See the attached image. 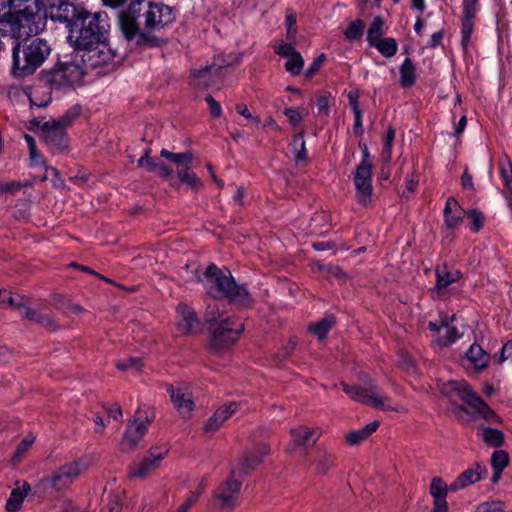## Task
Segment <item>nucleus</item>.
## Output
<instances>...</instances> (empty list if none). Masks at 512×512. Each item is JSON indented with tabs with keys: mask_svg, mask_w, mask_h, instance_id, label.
<instances>
[{
	"mask_svg": "<svg viewBox=\"0 0 512 512\" xmlns=\"http://www.w3.org/2000/svg\"><path fill=\"white\" fill-rule=\"evenodd\" d=\"M481 431L482 440L491 447H500L504 443V434L502 431L490 428V427H482L479 429Z\"/></svg>",
	"mask_w": 512,
	"mask_h": 512,
	"instance_id": "nucleus-39",
	"label": "nucleus"
},
{
	"mask_svg": "<svg viewBox=\"0 0 512 512\" xmlns=\"http://www.w3.org/2000/svg\"><path fill=\"white\" fill-rule=\"evenodd\" d=\"M18 312L20 315L50 331H55L59 328V325L53 315L45 314L40 310L30 308L27 303L18 305Z\"/></svg>",
	"mask_w": 512,
	"mask_h": 512,
	"instance_id": "nucleus-21",
	"label": "nucleus"
},
{
	"mask_svg": "<svg viewBox=\"0 0 512 512\" xmlns=\"http://www.w3.org/2000/svg\"><path fill=\"white\" fill-rule=\"evenodd\" d=\"M42 137L46 145L53 153H62L68 148L66 129L53 120L46 121L42 125Z\"/></svg>",
	"mask_w": 512,
	"mask_h": 512,
	"instance_id": "nucleus-16",
	"label": "nucleus"
},
{
	"mask_svg": "<svg viewBox=\"0 0 512 512\" xmlns=\"http://www.w3.org/2000/svg\"><path fill=\"white\" fill-rule=\"evenodd\" d=\"M365 24L362 20H355L349 24L345 30V36L348 40L353 41L359 39L364 31Z\"/></svg>",
	"mask_w": 512,
	"mask_h": 512,
	"instance_id": "nucleus-50",
	"label": "nucleus"
},
{
	"mask_svg": "<svg viewBox=\"0 0 512 512\" xmlns=\"http://www.w3.org/2000/svg\"><path fill=\"white\" fill-rule=\"evenodd\" d=\"M501 176L504 180L506 188L512 193V165L510 162L506 166L501 167Z\"/></svg>",
	"mask_w": 512,
	"mask_h": 512,
	"instance_id": "nucleus-63",
	"label": "nucleus"
},
{
	"mask_svg": "<svg viewBox=\"0 0 512 512\" xmlns=\"http://www.w3.org/2000/svg\"><path fill=\"white\" fill-rule=\"evenodd\" d=\"M464 216L465 211L459 205L457 200L453 197H449L446 200L444 208V222L447 228L454 230L459 227Z\"/></svg>",
	"mask_w": 512,
	"mask_h": 512,
	"instance_id": "nucleus-28",
	"label": "nucleus"
},
{
	"mask_svg": "<svg viewBox=\"0 0 512 512\" xmlns=\"http://www.w3.org/2000/svg\"><path fill=\"white\" fill-rule=\"evenodd\" d=\"M20 37H9L12 45L11 74L15 78L32 75L43 65L51 54V45L42 38H28L19 41Z\"/></svg>",
	"mask_w": 512,
	"mask_h": 512,
	"instance_id": "nucleus-2",
	"label": "nucleus"
},
{
	"mask_svg": "<svg viewBox=\"0 0 512 512\" xmlns=\"http://www.w3.org/2000/svg\"><path fill=\"white\" fill-rule=\"evenodd\" d=\"M177 174L179 180L187 184L190 189L199 191L202 188L203 183L201 179L189 168V165L179 168Z\"/></svg>",
	"mask_w": 512,
	"mask_h": 512,
	"instance_id": "nucleus-38",
	"label": "nucleus"
},
{
	"mask_svg": "<svg viewBox=\"0 0 512 512\" xmlns=\"http://www.w3.org/2000/svg\"><path fill=\"white\" fill-rule=\"evenodd\" d=\"M117 368L122 371L126 370H135L139 371L142 367V361L140 358L137 357H130L126 360L118 361L116 364Z\"/></svg>",
	"mask_w": 512,
	"mask_h": 512,
	"instance_id": "nucleus-55",
	"label": "nucleus"
},
{
	"mask_svg": "<svg viewBox=\"0 0 512 512\" xmlns=\"http://www.w3.org/2000/svg\"><path fill=\"white\" fill-rule=\"evenodd\" d=\"M241 482L228 479L214 493L217 505L222 509H233L239 497Z\"/></svg>",
	"mask_w": 512,
	"mask_h": 512,
	"instance_id": "nucleus-19",
	"label": "nucleus"
},
{
	"mask_svg": "<svg viewBox=\"0 0 512 512\" xmlns=\"http://www.w3.org/2000/svg\"><path fill=\"white\" fill-rule=\"evenodd\" d=\"M150 153V148L144 150L143 155L137 161L138 167L145 168L163 178L170 177L173 174V169L159 159L150 157Z\"/></svg>",
	"mask_w": 512,
	"mask_h": 512,
	"instance_id": "nucleus-27",
	"label": "nucleus"
},
{
	"mask_svg": "<svg viewBox=\"0 0 512 512\" xmlns=\"http://www.w3.org/2000/svg\"><path fill=\"white\" fill-rule=\"evenodd\" d=\"M261 457L255 455H245V457L241 460L238 471L233 469L231 471V476L240 475L241 472L247 473L249 470L254 469L261 463Z\"/></svg>",
	"mask_w": 512,
	"mask_h": 512,
	"instance_id": "nucleus-44",
	"label": "nucleus"
},
{
	"mask_svg": "<svg viewBox=\"0 0 512 512\" xmlns=\"http://www.w3.org/2000/svg\"><path fill=\"white\" fill-rule=\"evenodd\" d=\"M316 473L326 474L334 464V455L324 448L318 449L317 457L314 460Z\"/></svg>",
	"mask_w": 512,
	"mask_h": 512,
	"instance_id": "nucleus-37",
	"label": "nucleus"
},
{
	"mask_svg": "<svg viewBox=\"0 0 512 512\" xmlns=\"http://www.w3.org/2000/svg\"><path fill=\"white\" fill-rule=\"evenodd\" d=\"M372 167L373 163L360 162L356 167L354 174V184L358 201L367 205L371 200L372 187Z\"/></svg>",
	"mask_w": 512,
	"mask_h": 512,
	"instance_id": "nucleus-15",
	"label": "nucleus"
},
{
	"mask_svg": "<svg viewBox=\"0 0 512 512\" xmlns=\"http://www.w3.org/2000/svg\"><path fill=\"white\" fill-rule=\"evenodd\" d=\"M438 388L441 394L449 399L452 405V412L462 417V414H468V409L458 403L462 401L465 403L473 413L483 417L486 421L496 422L498 416L488 406V404L476 393H474L469 384L464 380H450L438 382Z\"/></svg>",
	"mask_w": 512,
	"mask_h": 512,
	"instance_id": "nucleus-3",
	"label": "nucleus"
},
{
	"mask_svg": "<svg viewBox=\"0 0 512 512\" xmlns=\"http://www.w3.org/2000/svg\"><path fill=\"white\" fill-rule=\"evenodd\" d=\"M395 138V130L390 126L387 130V134L385 136L384 145H383V158L385 161H390L391 152H392V144Z\"/></svg>",
	"mask_w": 512,
	"mask_h": 512,
	"instance_id": "nucleus-56",
	"label": "nucleus"
},
{
	"mask_svg": "<svg viewBox=\"0 0 512 512\" xmlns=\"http://www.w3.org/2000/svg\"><path fill=\"white\" fill-rule=\"evenodd\" d=\"M344 392L354 401L384 411L401 412L403 409L390 404V399L381 394L377 384L370 380L366 387L341 382Z\"/></svg>",
	"mask_w": 512,
	"mask_h": 512,
	"instance_id": "nucleus-8",
	"label": "nucleus"
},
{
	"mask_svg": "<svg viewBox=\"0 0 512 512\" xmlns=\"http://www.w3.org/2000/svg\"><path fill=\"white\" fill-rule=\"evenodd\" d=\"M155 418L154 410L149 406H141L135 412L133 420L126 427L121 441V450L129 452L137 447Z\"/></svg>",
	"mask_w": 512,
	"mask_h": 512,
	"instance_id": "nucleus-10",
	"label": "nucleus"
},
{
	"mask_svg": "<svg viewBox=\"0 0 512 512\" xmlns=\"http://www.w3.org/2000/svg\"><path fill=\"white\" fill-rule=\"evenodd\" d=\"M372 47L376 48L386 58L395 56L398 51L397 41L392 37H385L381 41H377Z\"/></svg>",
	"mask_w": 512,
	"mask_h": 512,
	"instance_id": "nucleus-40",
	"label": "nucleus"
},
{
	"mask_svg": "<svg viewBox=\"0 0 512 512\" xmlns=\"http://www.w3.org/2000/svg\"><path fill=\"white\" fill-rule=\"evenodd\" d=\"M221 69H222L221 67L206 66L203 69L192 71L191 76L194 79H199V82L197 83V85L208 86V85H210V82L208 80H206V77L212 73L219 72Z\"/></svg>",
	"mask_w": 512,
	"mask_h": 512,
	"instance_id": "nucleus-48",
	"label": "nucleus"
},
{
	"mask_svg": "<svg viewBox=\"0 0 512 512\" xmlns=\"http://www.w3.org/2000/svg\"><path fill=\"white\" fill-rule=\"evenodd\" d=\"M206 103L209 106L210 114L213 118H219L222 115V108L218 101H216L211 95L205 98Z\"/></svg>",
	"mask_w": 512,
	"mask_h": 512,
	"instance_id": "nucleus-61",
	"label": "nucleus"
},
{
	"mask_svg": "<svg viewBox=\"0 0 512 512\" xmlns=\"http://www.w3.org/2000/svg\"><path fill=\"white\" fill-rule=\"evenodd\" d=\"M506 360H512V339L507 341L500 352V356L498 358V363L502 364Z\"/></svg>",
	"mask_w": 512,
	"mask_h": 512,
	"instance_id": "nucleus-64",
	"label": "nucleus"
},
{
	"mask_svg": "<svg viewBox=\"0 0 512 512\" xmlns=\"http://www.w3.org/2000/svg\"><path fill=\"white\" fill-rule=\"evenodd\" d=\"M122 499L119 493L109 496L108 504L102 510V512H121Z\"/></svg>",
	"mask_w": 512,
	"mask_h": 512,
	"instance_id": "nucleus-59",
	"label": "nucleus"
},
{
	"mask_svg": "<svg viewBox=\"0 0 512 512\" xmlns=\"http://www.w3.org/2000/svg\"><path fill=\"white\" fill-rule=\"evenodd\" d=\"M204 318L209 326H215L226 320L224 312L219 309V305L216 301L207 305Z\"/></svg>",
	"mask_w": 512,
	"mask_h": 512,
	"instance_id": "nucleus-41",
	"label": "nucleus"
},
{
	"mask_svg": "<svg viewBox=\"0 0 512 512\" xmlns=\"http://www.w3.org/2000/svg\"><path fill=\"white\" fill-rule=\"evenodd\" d=\"M479 0H462L461 45L466 50L474 29Z\"/></svg>",
	"mask_w": 512,
	"mask_h": 512,
	"instance_id": "nucleus-18",
	"label": "nucleus"
},
{
	"mask_svg": "<svg viewBox=\"0 0 512 512\" xmlns=\"http://www.w3.org/2000/svg\"><path fill=\"white\" fill-rule=\"evenodd\" d=\"M160 155L177 164L178 166L183 165L186 167L193 161V153L190 151L183 153H173L167 149H162Z\"/></svg>",
	"mask_w": 512,
	"mask_h": 512,
	"instance_id": "nucleus-43",
	"label": "nucleus"
},
{
	"mask_svg": "<svg viewBox=\"0 0 512 512\" xmlns=\"http://www.w3.org/2000/svg\"><path fill=\"white\" fill-rule=\"evenodd\" d=\"M486 474V468L481 466L479 463L474 465L464 472H462L451 484L450 490L457 492L458 490L464 489L467 486L476 483L482 478V475Z\"/></svg>",
	"mask_w": 512,
	"mask_h": 512,
	"instance_id": "nucleus-24",
	"label": "nucleus"
},
{
	"mask_svg": "<svg viewBox=\"0 0 512 512\" xmlns=\"http://www.w3.org/2000/svg\"><path fill=\"white\" fill-rule=\"evenodd\" d=\"M178 316V328L184 334H191L199 325L196 312L187 304L179 303L176 309Z\"/></svg>",
	"mask_w": 512,
	"mask_h": 512,
	"instance_id": "nucleus-25",
	"label": "nucleus"
},
{
	"mask_svg": "<svg viewBox=\"0 0 512 512\" xmlns=\"http://www.w3.org/2000/svg\"><path fill=\"white\" fill-rule=\"evenodd\" d=\"M335 324V317L332 314H328L319 321L309 324L308 329L311 333L316 335L318 339L322 340L326 338L328 332Z\"/></svg>",
	"mask_w": 512,
	"mask_h": 512,
	"instance_id": "nucleus-34",
	"label": "nucleus"
},
{
	"mask_svg": "<svg viewBox=\"0 0 512 512\" xmlns=\"http://www.w3.org/2000/svg\"><path fill=\"white\" fill-rule=\"evenodd\" d=\"M110 28L108 15L105 12L92 13L85 9L72 22L68 40L75 49L92 47L100 40H105Z\"/></svg>",
	"mask_w": 512,
	"mask_h": 512,
	"instance_id": "nucleus-6",
	"label": "nucleus"
},
{
	"mask_svg": "<svg viewBox=\"0 0 512 512\" xmlns=\"http://www.w3.org/2000/svg\"><path fill=\"white\" fill-rule=\"evenodd\" d=\"M476 512H505V503L501 500L486 501L477 506Z\"/></svg>",
	"mask_w": 512,
	"mask_h": 512,
	"instance_id": "nucleus-53",
	"label": "nucleus"
},
{
	"mask_svg": "<svg viewBox=\"0 0 512 512\" xmlns=\"http://www.w3.org/2000/svg\"><path fill=\"white\" fill-rule=\"evenodd\" d=\"M400 85L403 88L412 87L417 80L416 67L411 58H406L399 68Z\"/></svg>",
	"mask_w": 512,
	"mask_h": 512,
	"instance_id": "nucleus-32",
	"label": "nucleus"
},
{
	"mask_svg": "<svg viewBox=\"0 0 512 512\" xmlns=\"http://www.w3.org/2000/svg\"><path fill=\"white\" fill-rule=\"evenodd\" d=\"M204 279L207 292L213 298H225L241 308L252 305L253 299L247 288L237 284L228 269H220L212 263L205 269Z\"/></svg>",
	"mask_w": 512,
	"mask_h": 512,
	"instance_id": "nucleus-4",
	"label": "nucleus"
},
{
	"mask_svg": "<svg viewBox=\"0 0 512 512\" xmlns=\"http://www.w3.org/2000/svg\"><path fill=\"white\" fill-rule=\"evenodd\" d=\"M275 52L287 58L285 63V69L293 76H297L301 73L304 66V59L300 52L297 51L291 43L282 42L276 49Z\"/></svg>",
	"mask_w": 512,
	"mask_h": 512,
	"instance_id": "nucleus-20",
	"label": "nucleus"
},
{
	"mask_svg": "<svg viewBox=\"0 0 512 512\" xmlns=\"http://www.w3.org/2000/svg\"><path fill=\"white\" fill-rule=\"evenodd\" d=\"M321 433L322 431L320 428H310L307 426H298L290 430L292 442L297 446H306L312 438L313 443H315Z\"/></svg>",
	"mask_w": 512,
	"mask_h": 512,
	"instance_id": "nucleus-30",
	"label": "nucleus"
},
{
	"mask_svg": "<svg viewBox=\"0 0 512 512\" xmlns=\"http://www.w3.org/2000/svg\"><path fill=\"white\" fill-rule=\"evenodd\" d=\"M436 284L435 290L440 295L451 284L459 281L463 274L459 269L450 267L447 263L437 266L435 269Z\"/></svg>",
	"mask_w": 512,
	"mask_h": 512,
	"instance_id": "nucleus-22",
	"label": "nucleus"
},
{
	"mask_svg": "<svg viewBox=\"0 0 512 512\" xmlns=\"http://www.w3.org/2000/svg\"><path fill=\"white\" fill-rule=\"evenodd\" d=\"M84 77V68L75 55L65 60H58L48 69L39 73V81L50 90L72 87Z\"/></svg>",
	"mask_w": 512,
	"mask_h": 512,
	"instance_id": "nucleus-7",
	"label": "nucleus"
},
{
	"mask_svg": "<svg viewBox=\"0 0 512 512\" xmlns=\"http://www.w3.org/2000/svg\"><path fill=\"white\" fill-rule=\"evenodd\" d=\"M509 464V455L504 450H495L491 456L492 469L504 470Z\"/></svg>",
	"mask_w": 512,
	"mask_h": 512,
	"instance_id": "nucleus-49",
	"label": "nucleus"
},
{
	"mask_svg": "<svg viewBox=\"0 0 512 512\" xmlns=\"http://www.w3.org/2000/svg\"><path fill=\"white\" fill-rule=\"evenodd\" d=\"M148 19V33L155 35L175 21L176 10L163 1L149 0Z\"/></svg>",
	"mask_w": 512,
	"mask_h": 512,
	"instance_id": "nucleus-13",
	"label": "nucleus"
},
{
	"mask_svg": "<svg viewBox=\"0 0 512 512\" xmlns=\"http://www.w3.org/2000/svg\"><path fill=\"white\" fill-rule=\"evenodd\" d=\"M35 437L27 436L25 437L17 446V449L13 455L14 461H21L24 454L28 451V449L32 446Z\"/></svg>",
	"mask_w": 512,
	"mask_h": 512,
	"instance_id": "nucleus-54",
	"label": "nucleus"
},
{
	"mask_svg": "<svg viewBox=\"0 0 512 512\" xmlns=\"http://www.w3.org/2000/svg\"><path fill=\"white\" fill-rule=\"evenodd\" d=\"M91 46L77 48L74 53L75 58L84 68V75L87 74L89 69H95L111 63L116 56L115 51L108 44L107 38Z\"/></svg>",
	"mask_w": 512,
	"mask_h": 512,
	"instance_id": "nucleus-11",
	"label": "nucleus"
},
{
	"mask_svg": "<svg viewBox=\"0 0 512 512\" xmlns=\"http://www.w3.org/2000/svg\"><path fill=\"white\" fill-rule=\"evenodd\" d=\"M429 328L439 334L437 341L441 346H448L460 338L457 328L445 321H441L439 324L430 322Z\"/></svg>",
	"mask_w": 512,
	"mask_h": 512,
	"instance_id": "nucleus-29",
	"label": "nucleus"
},
{
	"mask_svg": "<svg viewBox=\"0 0 512 512\" xmlns=\"http://www.w3.org/2000/svg\"><path fill=\"white\" fill-rule=\"evenodd\" d=\"M238 407V403L231 402L228 405H224L218 408L205 423L204 431L206 433H213L217 431L223 425V423L238 410Z\"/></svg>",
	"mask_w": 512,
	"mask_h": 512,
	"instance_id": "nucleus-26",
	"label": "nucleus"
},
{
	"mask_svg": "<svg viewBox=\"0 0 512 512\" xmlns=\"http://www.w3.org/2000/svg\"><path fill=\"white\" fill-rule=\"evenodd\" d=\"M30 491V485L24 483L21 488H15L12 490L10 497L6 501V510L8 512H16L20 509L23 500L27 493Z\"/></svg>",
	"mask_w": 512,
	"mask_h": 512,
	"instance_id": "nucleus-35",
	"label": "nucleus"
},
{
	"mask_svg": "<svg viewBox=\"0 0 512 512\" xmlns=\"http://www.w3.org/2000/svg\"><path fill=\"white\" fill-rule=\"evenodd\" d=\"M319 271L322 272L327 277L339 278L344 275L343 271L338 266L331 265H319Z\"/></svg>",
	"mask_w": 512,
	"mask_h": 512,
	"instance_id": "nucleus-62",
	"label": "nucleus"
},
{
	"mask_svg": "<svg viewBox=\"0 0 512 512\" xmlns=\"http://www.w3.org/2000/svg\"><path fill=\"white\" fill-rule=\"evenodd\" d=\"M168 392L178 413L183 418H188L195 408L192 395L188 391H184L181 388H173L172 386L168 388Z\"/></svg>",
	"mask_w": 512,
	"mask_h": 512,
	"instance_id": "nucleus-23",
	"label": "nucleus"
},
{
	"mask_svg": "<svg viewBox=\"0 0 512 512\" xmlns=\"http://www.w3.org/2000/svg\"><path fill=\"white\" fill-rule=\"evenodd\" d=\"M467 359L478 370L485 369L490 361V355L478 344H472L466 353Z\"/></svg>",
	"mask_w": 512,
	"mask_h": 512,
	"instance_id": "nucleus-31",
	"label": "nucleus"
},
{
	"mask_svg": "<svg viewBox=\"0 0 512 512\" xmlns=\"http://www.w3.org/2000/svg\"><path fill=\"white\" fill-rule=\"evenodd\" d=\"M26 184L19 181H0V195L15 194L17 191L25 187Z\"/></svg>",
	"mask_w": 512,
	"mask_h": 512,
	"instance_id": "nucleus-58",
	"label": "nucleus"
},
{
	"mask_svg": "<svg viewBox=\"0 0 512 512\" xmlns=\"http://www.w3.org/2000/svg\"><path fill=\"white\" fill-rule=\"evenodd\" d=\"M293 143H294V146L296 149H297V146H299V150H297V153L295 155L296 161L299 162V161L306 160L307 159V150L305 147V141H304L302 132L295 135Z\"/></svg>",
	"mask_w": 512,
	"mask_h": 512,
	"instance_id": "nucleus-57",
	"label": "nucleus"
},
{
	"mask_svg": "<svg viewBox=\"0 0 512 512\" xmlns=\"http://www.w3.org/2000/svg\"><path fill=\"white\" fill-rule=\"evenodd\" d=\"M25 298L23 296L17 295L14 297L10 291L0 290V304L12 307L18 311V305L24 304Z\"/></svg>",
	"mask_w": 512,
	"mask_h": 512,
	"instance_id": "nucleus-47",
	"label": "nucleus"
},
{
	"mask_svg": "<svg viewBox=\"0 0 512 512\" xmlns=\"http://www.w3.org/2000/svg\"><path fill=\"white\" fill-rule=\"evenodd\" d=\"M384 26L385 22L381 16L374 17L367 31L366 40L369 46L372 47L375 43H377V41H381L382 39H384Z\"/></svg>",
	"mask_w": 512,
	"mask_h": 512,
	"instance_id": "nucleus-36",
	"label": "nucleus"
},
{
	"mask_svg": "<svg viewBox=\"0 0 512 512\" xmlns=\"http://www.w3.org/2000/svg\"><path fill=\"white\" fill-rule=\"evenodd\" d=\"M379 424L380 423L378 421H373L359 430L348 432L345 436L347 443L350 445H357L361 443L377 430Z\"/></svg>",
	"mask_w": 512,
	"mask_h": 512,
	"instance_id": "nucleus-33",
	"label": "nucleus"
},
{
	"mask_svg": "<svg viewBox=\"0 0 512 512\" xmlns=\"http://www.w3.org/2000/svg\"><path fill=\"white\" fill-rule=\"evenodd\" d=\"M167 448L152 447L149 451V456L144 458L141 462L135 463L130 467V478H145L149 473L157 469L167 455Z\"/></svg>",
	"mask_w": 512,
	"mask_h": 512,
	"instance_id": "nucleus-17",
	"label": "nucleus"
},
{
	"mask_svg": "<svg viewBox=\"0 0 512 512\" xmlns=\"http://www.w3.org/2000/svg\"><path fill=\"white\" fill-rule=\"evenodd\" d=\"M467 217L470 220V230L474 233L480 231L484 225V215L477 209H472L467 212Z\"/></svg>",
	"mask_w": 512,
	"mask_h": 512,
	"instance_id": "nucleus-52",
	"label": "nucleus"
},
{
	"mask_svg": "<svg viewBox=\"0 0 512 512\" xmlns=\"http://www.w3.org/2000/svg\"><path fill=\"white\" fill-rule=\"evenodd\" d=\"M149 0H132L118 16L124 38L136 45L158 46L159 38L148 33Z\"/></svg>",
	"mask_w": 512,
	"mask_h": 512,
	"instance_id": "nucleus-5",
	"label": "nucleus"
},
{
	"mask_svg": "<svg viewBox=\"0 0 512 512\" xmlns=\"http://www.w3.org/2000/svg\"><path fill=\"white\" fill-rule=\"evenodd\" d=\"M450 490V485H447L442 478L434 477L430 484V494L434 498V500H445L448 492Z\"/></svg>",
	"mask_w": 512,
	"mask_h": 512,
	"instance_id": "nucleus-42",
	"label": "nucleus"
},
{
	"mask_svg": "<svg viewBox=\"0 0 512 512\" xmlns=\"http://www.w3.org/2000/svg\"><path fill=\"white\" fill-rule=\"evenodd\" d=\"M81 108L79 106L71 107L64 115H62L58 120H53L55 123H59L61 127L66 129L70 126L75 119L80 115Z\"/></svg>",
	"mask_w": 512,
	"mask_h": 512,
	"instance_id": "nucleus-51",
	"label": "nucleus"
},
{
	"mask_svg": "<svg viewBox=\"0 0 512 512\" xmlns=\"http://www.w3.org/2000/svg\"><path fill=\"white\" fill-rule=\"evenodd\" d=\"M81 474V465L79 461L66 463L52 472L51 475L44 477L39 487L48 492L49 489L62 491L67 489L70 484Z\"/></svg>",
	"mask_w": 512,
	"mask_h": 512,
	"instance_id": "nucleus-12",
	"label": "nucleus"
},
{
	"mask_svg": "<svg viewBox=\"0 0 512 512\" xmlns=\"http://www.w3.org/2000/svg\"><path fill=\"white\" fill-rule=\"evenodd\" d=\"M82 8H78L70 0H46L45 15L54 22L65 24L68 30L75 22Z\"/></svg>",
	"mask_w": 512,
	"mask_h": 512,
	"instance_id": "nucleus-14",
	"label": "nucleus"
},
{
	"mask_svg": "<svg viewBox=\"0 0 512 512\" xmlns=\"http://www.w3.org/2000/svg\"><path fill=\"white\" fill-rule=\"evenodd\" d=\"M54 302L56 307L58 309H62L64 312L79 314L83 311V308L80 305L71 303V301L63 295H55Z\"/></svg>",
	"mask_w": 512,
	"mask_h": 512,
	"instance_id": "nucleus-46",
	"label": "nucleus"
},
{
	"mask_svg": "<svg viewBox=\"0 0 512 512\" xmlns=\"http://www.w3.org/2000/svg\"><path fill=\"white\" fill-rule=\"evenodd\" d=\"M211 332L210 347L215 352L229 350L239 339L244 324L236 317L227 316L225 321L209 326Z\"/></svg>",
	"mask_w": 512,
	"mask_h": 512,
	"instance_id": "nucleus-9",
	"label": "nucleus"
},
{
	"mask_svg": "<svg viewBox=\"0 0 512 512\" xmlns=\"http://www.w3.org/2000/svg\"><path fill=\"white\" fill-rule=\"evenodd\" d=\"M261 457L255 455H245V457L241 460L238 471L233 469L231 471V476L240 475L241 472L247 473L249 470L254 469L261 463Z\"/></svg>",
	"mask_w": 512,
	"mask_h": 512,
	"instance_id": "nucleus-45",
	"label": "nucleus"
},
{
	"mask_svg": "<svg viewBox=\"0 0 512 512\" xmlns=\"http://www.w3.org/2000/svg\"><path fill=\"white\" fill-rule=\"evenodd\" d=\"M326 59L325 54H320L318 57L314 59V61L311 63V65L308 67V69L305 72V77L307 79H311L314 74L320 69L322 64L324 63Z\"/></svg>",
	"mask_w": 512,
	"mask_h": 512,
	"instance_id": "nucleus-60",
	"label": "nucleus"
},
{
	"mask_svg": "<svg viewBox=\"0 0 512 512\" xmlns=\"http://www.w3.org/2000/svg\"><path fill=\"white\" fill-rule=\"evenodd\" d=\"M9 13L0 19V32L7 37L37 35L43 29L41 0H7Z\"/></svg>",
	"mask_w": 512,
	"mask_h": 512,
	"instance_id": "nucleus-1",
	"label": "nucleus"
}]
</instances>
